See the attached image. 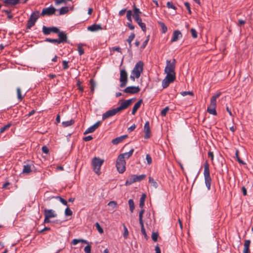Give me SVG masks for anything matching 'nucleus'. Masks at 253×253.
Listing matches in <instances>:
<instances>
[{
  "mask_svg": "<svg viewBox=\"0 0 253 253\" xmlns=\"http://www.w3.org/2000/svg\"><path fill=\"white\" fill-rule=\"evenodd\" d=\"M221 94L220 92H218L215 95L212 96L211 98V103L210 105L207 108L208 112L213 115H216L217 113L215 110L216 107V99L218 98Z\"/></svg>",
  "mask_w": 253,
  "mask_h": 253,
  "instance_id": "1",
  "label": "nucleus"
},
{
  "mask_svg": "<svg viewBox=\"0 0 253 253\" xmlns=\"http://www.w3.org/2000/svg\"><path fill=\"white\" fill-rule=\"evenodd\" d=\"M204 176L205 182L208 190L211 189V178L210 175L209 164L207 161L204 164Z\"/></svg>",
  "mask_w": 253,
  "mask_h": 253,
  "instance_id": "2",
  "label": "nucleus"
},
{
  "mask_svg": "<svg viewBox=\"0 0 253 253\" xmlns=\"http://www.w3.org/2000/svg\"><path fill=\"white\" fill-rule=\"evenodd\" d=\"M104 160L98 157H94L92 160V165L94 171L99 175L100 173V167L102 165Z\"/></svg>",
  "mask_w": 253,
  "mask_h": 253,
  "instance_id": "3",
  "label": "nucleus"
},
{
  "mask_svg": "<svg viewBox=\"0 0 253 253\" xmlns=\"http://www.w3.org/2000/svg\"><path fill=\"white\" fill-rule=\"evenodd\" d=\"M39 18V11H35L34 12H33L31 14L30 18H29L27 21V28L28 29H30L33 26H34L35 25V23Z\"/></svg>",
  "mask_w": 253,
  "mask_h": 253,
  "instance_id": "4",
  "label": "nucleus"
},
{
  "mask_svg": "<svg viewBox=\"0 0 253 253\" xmlns=\"http://www.w3.org/2000/svg\"><path fill=\"white\" fill-rule=\"evenodd\" d=\"M146 177L145 174H141L139 175H131L129 176L128 179H127L126 181L125 185L126 186H128L131 185V184L140 181L144 179Z\"/></svg>",
  "mask_w": 253,
  "mask_h": 253,
  "instance_id": "5",
  "label": "nucleus"
},
{
  "mask_svg": "<svg viewBox=\"0 0 253 253\" xmlns=\"http://www.w3.org/2000/svg\"><path fill=\"white\" fill-rule=\"evenodd\" d=\"M143 63L141 61H139L135 65L131 73L132 74L135 75L136 78L138 79L140 77L141 73L143 70Z\"/></svg>",
  "mask_w": 253,
  "mask_h": 253,
  "instance_id": "6",
  "label": "nucleus"
},
{
  "mask_svg": "<svg viewBox=\"0 0 253 253\" xmlns=\"http://www.w3.org/2000/svg\"><path fill=\"white\" fill-rule=\"evenodd\" d=\"M126 162L125 160L118 156L116 161V166L120 173H123L125 172L126 170Z\"/></svg>",
  "mask_w": 253,
  "mask_h": 253,
  "instance_id": "7",
  "label": "nucleus"
},
{
  "mask_svg": "<svg viewBox=\"0 0 253 253\" xmlns=\"http://www.w3.org/2000/svg\"><path fill=\"white\" fill-rule=\"evenodd\" d=\"M175 64H176V60L175 59H173L172 61L171 62L169 60H167L166 61V66L165 68V73H171L175 72Z\"/></svg>",
  "mask_w": 253,
  "mask_h": 253,
  "instance_id": "8",
  "label": "nucleus"
},
{
  "mask_svg": "<svg viewBox=\"0 0 253 253\" xmlns=\"http://www.w3.org/2000/svg\"><path fill=\"white\" fill-rule=\"evenodd\" d=\"M120 82L121 87L122 88L126 86L127 83V74L125 70L123 69L120 71Z\"/></svg>",
  "mask_w": 253,
  "mask_h": 253,
  "instance_id": "9",
  "label": "nucleus"
},
{
  "mask_svg": "<svg viewBox=\"0 0 253 253\" xmlns=\"http://www.w3.org/2000/svg\"><path fill=\"white\" fill-rule=\"evenodd\" d=\"M56 10V8L52 6L46 8H44L42 10L41 15L42 16H49L54 14Z\"/></svg>",
  "mask_w": 253,
  "mask_h": 253,
  "instance_id": "10",
  "label": "nucleus"
},
{
  "mask_svg": "<svg viewBox=\"0 0 253 253\" xmlns=\"http://www.w3.org/2000/svg\"><path fill=\"white\" fill-rule=\"evenodd\" d=\"M59 32V29L56 27H47L45 26L42 27V33L44 35H48L51 33H57Z\"/></svg>",
  "mask_w": 253,
  "mask_h": 253,
  "instance_id": "11",
  "label": "nucleus"
},
{
  "mask_svg": "<svg viewBox=\"0 0 253 253\" xmlns=\"http://www.w3.org/2000/svg\"><path fill=\"white\" fill-rule=\"evenodd\" d=\"M140 89L138 86H129L123 90V91L126 93L136 94L139 92Z\"/></svg>",
  "mask_w": 253,
  "mask_h": 253,
  "instance_id": "12",
  "label": "nucleus"
},
{
  "mask_svg": "<svg viewBox=\"0 0 253 253\" xmlns=\"http://www.w3.org/2000/svg\"><path fill=\"white\" fill-rule=\"evenodd\" d=\"M59 38L58 39V42L60 43L68 42L67 34L59 30V32H57Z\"/></svg>",
  "mask_w": 253,
  "mask_h": 253,
  "instance_id": "13",
  "label": "nucleus"
},
{
  "mask_svg": "<svg viewBox=\"0 0 253 253\" xmlns=\"http://www.w3.org/2000/svg\"><path fill=\"white\" fill-rule=\"evenodd\" d=\"M101 122L100 121H97L92 126L88 127L84 133V134H86L89 133L93 132L101 125Z\"/></svg>",
  "mask_w": 253,
  "mask_h": 253,
  "instance_id": "14",
  "label": "nucleus"
},
{
  "mask_svg": "<svg viewBox=\"0 0 253 253\" xmlns=\"http://www.w3.org/2000/svg\"><path fill=\"white\" fill-rule=\"evenodd\" d=\"M144 132L145 133L144 138H149L150 137V128L149 121H147L144 125Z\"/></svg>",
  "mask_w": 253,
  "mask_h": 253,
  "instance_id": "15",
  "label": "nucleus"
},
{
  "mask_svg": "<svg viewBox=\"0 0 253 253\" xmlns=\"http://www.w3.org/2000/svg\"><path fill=\"white\" fill-rule=\"evenodd\" d=\"M182 37V35L180 31L178 30H175L173 32L172 35V38L171 40V42H175L177 41L179 39Z\"/></svg>",
  "mask_w": 253,
  "mask_h": 253,
  "instance_id": "16",
  "label": "nucleus"
},
{
  "mask_svg": "<svg viewBox=\"0 0 253 253\" xmlns=\"http://www.w3.org/2000/svg\"><path fill=\"white\" fill-rule=\"evenodd\" d=\"M44 215H46L49 218L55 217L57 216V214L55 211L52 209H44L43 210Z\"/></svg>",
  "mask_w": 253,
  "mask_h": 253,
  "instance_id": "17",
  "label": "nucleus"
},
{
  "mask_svg": "<svg viewBox=\"0 0 253 253\" xmlns=\"http://www.w3.org/2000/svg\"><path fill=\"white\" fill-rule=\"evenodd\" d=\"M87 30L90 32H96L102 30V28L99 24H94L87 28Z\"/></svg>",
  "mask_w": 253,
  "mask_h": 253,
  "instance_id": "18",
  "label": "nucleus"
},
{
  "mask_svg": "<svg viewBox=\"0 0 253 253\" xmlns=\"http://www.w3.org/2000/svg\"><path fill=\"white\" fill-rule=\"evenodd\" d=\"M25 164L23 166V169L22 170V173L24 174H29L30 172L32 171V166L34 167V166L32 164L24 163Z\"/></svg>",
  "mask_w": 253,
  "mask_h": 253,
  "instance_id": "19",
  "label": "nucleus"
},
{
  "mask_svg": "<svg viewBox=\"0 0 253 253\" xmlns=\"http://www.w3.org/2000/svg\"><path fill=\"white\" fill-rule=\"evenodd\" d=\"M128 137L127 135H124L121 136L116 137L112 140V143L114 145H117L120 142H122L125 138Z\"/></svg>",
  "mask_w": 253,
  "mask_h": 253,
  "instance_id": "20",
  "label": "nucleus"
},
{
  "mask_svg": "<svg viewBox=\"0 0 253 253\" xmlns=\"http://www.w3.org/2000/svg\"><path fill=\"white\" fill-rule=\"evenodd\" d=\"M20 2V0H4L3 3L5 6H15Z\"/></svg>",
  "mask_w": 253,
  "mask_h": 253,
  "instance_id": "21",
  "label": "nucleus"
},
{
  "mask_svg": "<svg viewBox=\"0 0 253 253\" xmlns=\"http://www.w3.org/2000/svg\"><path fill=\"white\" fill-rule=\"evenodd\" d=\"M115 115V114L114 112L113 111V109L110 110L103 114L102 115V120H105L107 119V118H109L111 117H112L113 116Z\"/></svg>",
  "mask_w": 253,
  "mask_h": 253,
  "instance_id": "22",
  "label": "nucleus"
},
{
  "mask_svg": "<svg viewBox=\"0 0 253 253\" xmlns=\"http://www.w3.org/2000/svg\"><path fill=\"white\" fill-rule=\"evenodd\" d=\"M142 102H143L142 99H140L137 101V103H136L134 104V105L132 108V112H131V114L132 115H135V114L137 112V110L140 108Z\"/></svg>",
  "mask_w": 253,
  "mask_h": 253,
  "instance_id": "23",
  "label": "nucleus"
},
{
  "mask_svg": "<svg viewBox=\"0 0 253 253\" xmlns=\"http://www.w3.org/2000/svg\"><path fill=\"white\" fill-rule=\"evenodd\" d=\"M134 152L133 149H131L129 152L121 154L119 155V157L125 160V158L128 159L130 157Z\"/></svg>",
  "mask_w": 253,
  "mask_h": 253,
  "instance_id": "24",
  "label": "nucleus"
},
{
  "mask_svg": "<svg viewBox=\"0 0 253 253\" xmlns=\"http://www.w3.org/2000/svg\"><path fill=\"white\" fill-rule=\"evenodd\" d=\"M251 244V241L249 240H246L244 243V249L243 251V253H250V246Z\"/></svg>",
  "mask_w": 253,
  "mask_h": 253,
  "instance_id": "25",
  "label": "nucleus"
},
{
  "mask_svg": "<svg viewBox=\"0 0 253 253\" xmlns=\"http://www.w3.org/2000/svg\"><path fill=\"white\" fill-rule=\"evenodd\" d=\"M167 74L165 78L167 79V80H170V81L174 82L175 80V72H171V73H165Z\"/></svg>",
  "mask_w": 253,
  "mask_h": 253,
  "instance_id": "26",
  "label": "nucleus"
},
{
  "mask_svg": "<svg viewBox=\"0 0 253 253\" xmlns=\"http://www.w3.org/2000/svg\"><path fill=\"white\" fill-rule=\"evenodd\" d=\"M146 198V195L144 193L142 194L139 200V207L141 208H143V207L144 206L145 200Z\"/></svg>",
  "mask_w": 253,
  "mask_h": 253,
  "instance_id": "27",
  "label": "nucleus"
},
{
  "mask_svg": "<svg viewBox=\"0 0 253 253\" xmlns=\"http://www.w3.org/2000/svg\"><path fill=\"white\" fill-rule=\"evenodd\" d=\"M173 81H170V80H167V79L165 78L163 81L162 83V84L163 86V87L164 88H167L168 86H169V84L173 83Z\"/></svg>",
  "mask_w": 253,
  "mask_h": 253,
  "instance_id": "28",
  "label": "nucleus"
},
{
  "mask_svg": "<svg viewBox=\"0 0 253 253\" xmlns=\"http://www.w3.org/2000/svg\"><path fill=\"white\" fill-rule=\"evenodd\" d=\"M138 24V25L140 27L141 30L143 31V32H146V25L144 23H143L142 22V19H140L138 20H137V21H135Z\"/></svg>",
  "mask_w": 253,
  "mask_h": 253,
  "instance_id": "29",
  "label": "nucleus"
},
{
  "mask_svg": "<svg viewBox=\"0 0 253 253\" xmlns=\"http://www.w3.org/2000/svg\"><path fill=\"white\" fill-rule=\"evenodd\" d=\"M79 243H84L85 244L88 243L87 241L84 240V239H74L72 241L71 244H72L73 245H76Z\"/></svg>",
  "mask_w": 253,
  "mask_h": 253,
  "instance_id": "30",
  "label": "nucleus"
},
{
  "mask_svg": "<svg viewBox=\"0 0 253 253\" xmlns=\"http://www.w3.org/2000/svg\"><path fill=\"white\" fill-rule=\"evenodd\" d=\"M74 123H75V121L73 119H71L70 121L63 122L62 123V124L64 127H67L69 126H72Z\"/></svg>",
  "mask_w": 253,
  "mask_h": 253,
  "instance_id": "31",
  "label": "nucleus"
},
{
  "mask_svg": "<svg viewBox=\"0 0 253 253\" xmlns=\"http://www.w3.org/2000/svg\"><path fill=\"white\" fill-rule=\"evenodd\" d=\"M158 23L162 28V33L164 34L166 33L167 32L168 28L165 23L161 21H158Z\"/></svg>",
  "mask_w": 253,
  "mask_h": 253,
  "instance_id": "32",
  "label": "nucleus"
},
{
  "mask_svg": "<svg viewBox=\"0 0 253 253\" xmlns=\"http://www.w3.org/2000/svg\"><path fill=\"white\" fill-rule=\"evenodd\" d=\"M69 11V8L67 6L62 7L59 9V15H64L68 13Z\"/></svg>",
  "mask_w": 253,
  "mask_h": 253,
  "instance_id": "33",
  "label": "nucleus"
},
{
  "mask_svg": "<svg viewBox=\"0 0 253 253\" xmlns=\"http://www.w3.org/2000/svg\"><path fill=\"white\" fill-rule=\"evenodd\" d=\"M135 36V34L134 33H132L126 40V41L128 43L130 47H131V42L134 39Z\"/></svg>",
  "mask_w": 253,
  "mask_h": 253,
  "instance_id": "34",
  "label": "nucleus"
},
{
  "mask_svg": "<svg viewBox=\"0 0 253 253\" xmlns=\"http://www.w3.org/2000/svg\"><path fill=\"white\" fill-rule=\"evenodd\" d=\"M89 83L90 85V92L91 93H93L94 88L96 86L95 82L93 79H90L89 81Z\"/></svg>",
  "mask_w": 253,
  "mask_h": 253,
  "instance_id": "35",
  "label": "nucleus"
},
{
  "mask_svg": "<svg viewBox=\"0 0 253 253\" xmlns=\"http://www.w3.org/2000/svg\"><path fill=\"white\" fill-rule=\"evenodd\" d=\"M128 203L129 207V210L131 212H132L135 208L134 203L132 199H129L128 201Z\"/></svg>",
  "mask_w": 253,
  "mask_h": 253,
  "instance_id": "36",
  "label": "nucleus"
},
{
  "mask_svg": "<svg viewBox=\"0 0 253 253\" xmlns=\"http://www.w3.org/2000/svg\"><path fill=\"white\" fill-rule=\"evenodd\" d=\"M149 182L155 188H157L158 187V183L155 181L153 178L151 177H149Z\"/></svg>",
  "mask_w": 253,
  "mask_h": 253,
  "instance_id": "37",
  "label": "nucleus"
},
{
  "mask_svg": "<svg viewBox=\"0 0 253 253\" xmlns=\"http://www.w3.org/2000/svg\"><path fill=\"white\" fill-rule=\"evenodd\" d=\"M235 156H236V159L237 160V161L240 164H242V165H246V163L242 160H241L240 157H239V150H236V152H235Z\"/></svg>",
  "mask_w": 253,
  "mask_h": 253,
  "instance_id": "38",
  "label": "nucleus"
},
{
  "mask_svg": "<svg viewBox=\"0 0 253 253\" xmlns=\"http://www.w3.org/2000/svg\"><path fill=\"white\" fill-rule=\"evenodd\" d=\"M132 13L131 10H128L126 11V18L130 22H132Z\"/></svg>",
  "mask_w": 253,
  "mask_h": 253,
  "instance_id": "39",
  "label": "nucleus"
},
{
  "mask_svg": "<svg viewBox=\"0 0 253 253\" xmlns=\"http://www.w3.org/2000/svg\"><path fill=\"white\" fill-rule=\"evenodd\" d=\"M45 42L55 43V44H59L58 39H53L50 38H46L45 40Z\"/></svg>",
  "mask_w": 253,
  "mask_h": 253,
  "instance_id": "40",
  "label": "nucleus"
},
{
  "mask_svg": "<svg viewBox=\"0 0 253 253\" xmlns=\"http://www.w3.org/2000/svg\"><path fill=\"white\" fill-rule=\"evenodd\" d=\"M17 91V98L18 100L20 101H21L23 98L21 94V88L20 87H18L16 89Z\"/></svg>",
  "mask_w": 253,
  "mask_h": 253,
  "instance_id": "41",
  "label": "nucleus"
},
{
  "mask_svg": "<svg viewBox=\"0 0 253 253\" xmlns=\"http://www.w3.org/2000/svg\"><path fill=\"white\" fill-rule=\"evenodd\" d=\"M190 32L191 33L192 37L194 39H196V38H197V37H198V33H197L196 30L195 29H194V28L191 29Z\"/></svg>",
  "mask_w": 253,
  "mask_h": 253,
  "instance_id": "42",
  "label": "nucleus"
},
{
  "mask_svg": "<svg viewBox=\"0 0 253 253\" xmlns=\"http://www.w3.org/2000/svg\"><path fill=\"white\" fill-rule=\"evenodd\" d=\"M158 236L159 234L157 232H153L152 234L151 238L154 242H157L158 240Z\"/></svg>",
  "mask_w": 253,
  "mask_h": 253,
  "instance_id": "43",
  "label": "nucleus"
},
{
  "mask_svg": "<svg viewBox=\"0 0 253 253\" xmlns=\"http://www.w3.org/2000/svg\"><path fill=\"white\" fill-rule=\"evenodd\" d=\"M95 225V227H96L97 230H98V232L100 234L103 233L104 232L103 229L101 227V226L100 225L99 223L96 222Z\"/></svg>",
  "mask_w": 253,
  "mask_h": 253,
  "instance_id": "44",
  "label": "nucleus"
},
{
  "mask_svg": "<svg viewBox=\"0 0 253 253\" xmlns=\"http://www.w3.org/2000/svg\"><path fill=\"white\" fill-rule=\"evenodd\" d=\"M11 126V123H9L3 127H1V133L7 130Z\"/></svg>",
  "mask_w": 253,
  "mask_h": 253,
  "instance_id": "45",
  "label": "nucleus"
},
{
  "mask_svg": "<svg viewBox=\"0 0 253 253\" xmlns=\"http://www.w3.org/2000/svg\"><path fill=\"white\" fill-rule=\"evenodd\" d=\"M73 214L72 211L69 207H67L65 210V214L66 216H71Z\"/></svg>",
  "mask_w": 253,
  "mask_h": 253,
  "instance_id": "46",
  "label": "nucleus"
},
{
  "mask_svg": "<svg viewBox=\"0 0 253 253\" xmlns=\"http://www.w3.org/2000/svg\"><path fill=\"white\" fill-rule=\"evenodd\" d=\"M78 52H79V53L80 55H82L84 54V49L82 47V45H81V44H79V45L78 46Z\"/></svg>",
  "mask_w": 253,
  "mask_h": 253,
  "instance_id": "47",
  "label": "nucleus"
},
{
  "mask_svg": "<svg viewBox=\"0 0 253 253\" xmlns=\"http://www.w3.org/2000/svg\"><path fill=\"white\" fill-rule=\"evenodd\" d=\"M169 110V107H166L165 108H164L161 112V114L162 116H165L168 112V111Z\"/></svg>",
  "mask_w": 253,
  "mask_h": 253,
  "instance_id": "48",
  "label": "nucleus"
},
{
  "mask_svg": "<svg viewBox=\"0 0 253 253\" xmlns=\"http://www.w3.org/2000/svg\"><path fill=\"white\" fill-rule=\"evenodd\" d=\"M167 6L169 8H171L174 10L176 9V7L173 5L172 2L168 1L167 3Z\"/></svg>",
  "mask_w": 253,
  "mask_h": 253,
  "instance_id": "49",
  "label": "nucleus"
},
{
  "mask_svg": "<svg viewBox=\"0 0 253 253\" xmlns=\"http://www.w3.org/2000/svg\"><path fill=\"white\" fill-rule=\"evenodd\" d=\"M149 40V36H148L147 37L146 40L143 42L142 45L141 46V49H143L145 48V47L146 46V45L148 43Z\"/></svg>",
  "mask_w": 253,
  "mask_h": 253,
  "instance_id": "50",
  "label": "nucleus"
},
{
  "mask_svg": "<svg viewBox=\"0 0 253 253\" xmlns=\"http://www.w3.org/2000/svg\"><path fill=\"white\" fill-rule=\"evenodd\" d=\"M146 159L147 160V164L148 165H150L152 163V158L150 154L146 155Z\"/></svg>",
  "mask_w": 253,
  "mask_h": 253,
  "instance_id": "51",
  "label": "nucleus"
},
{
  "mask_svg": "<svg viewBox=\"0 0 253 253\" xmlns=\"http://www.w3.org/2000/svg\"><path fill=\"white\" fill-rule=\"evenodd\" d=\"M56 198L57 199H59V201L60 202L63 204L64 205H65V206H67V202L64 200V199H63L62 198H61V197L60 196H57L56 197Z\"/></svg>",
  "mask_w": 253,
  "mask_h": 253,
  "instance_id": "52",
  "label": "nucleus"
},
{
  "mask_svg": "<svg viewBox=\"0 0 253 253\" xmlns=\"http://www.w3.org/2000/svg\"><path fill=\"white\" fill-rule=\"evenodd\" d=\"M181 94L183 96H185L187 95H193V93L192 91H183L181 93Z\"/></svg>",
  "mask_w": 253,
  "mask_h": 253,
  "instance_id": "53",
  "label": "nucleus"
},
{
  "mask_svg": "<svg viewBox=\"0 0 253 253\" xmlns=\"http://www.w3.org/2000/svg\"><path fill=\"white\" fill-rule=\"evenodd\" d=\"M91 246L87 245L84 247V251L85 253H91Z\"/></svg>",
  "mask_w": 253,
  "mask_h": 253,
  "instance_id": "54",
  "label": "nucleus"
},
{
  "mask_svg": "<svg viewBox=\"0 0 253 253\" xmlns=\"http://www.w3.org/2000/svg\"><path fill=\"white\" fill-rule=\"evenodd\" d=\"M113 110L116 115L117 113L123 110V109H122L121 106L120 105V106H119L116 108L113 109Z\"/></svg>",
  "mask_w": 253,
  "mask_h": 253,
  "instance_id": "55",
  "label": "nucleus"
},
{
  "mask_svg": "<svg viewBox=\"0 0 253 253\" xmlns=\"http://www.w3.org/2000/svg\"><path fill=\"white\" fill-rule=\"evenodd\" d=\"M134 14H137L138 15H140L141 13V12L140 11L139 9L136 7L135 5H134V9H133Z\"/></svg>",
  "mask_w": 253,
  "mask_h": 253,
  "instance_id": "56",
  "label": "nucleus"
},
{
  "mask_svg": "<svg viewBox=\"0 0 253 253\" xmlns=\"http://www.w3.org/2000/svg\"><path fill=\"white\" fill-rule=\"evenodd\" d=\"M124 237L125 238H126L128 235V231L127 230V228L126 226L124 225Z\"/></svg>",
  "mask_w": 253,
  "mask_h": 253,
  "instance_id": "57",
  "label": "nucleus"
},
{
  "mask_svg": "<svg viewBox=\"0 0 253 253\" xmlns=\"http://www.w3.org/2000/svg\"><path fill=\"white\" fill-rule=\"evenodd\" d=\"M184 5H185V7H186V9L188 10V13L190 14H191V9H190V3L189 2H184Z\"/></svg>",
  "mask_w": 253,
  "mask_h": 253,
  "instance_id": "58",
  "label": "nucleus"
},
{
  "mask_svg": "<svg viewBox=\"0 0 253 253\" xmlns=\"http://www.w3.org/2000/svg\"><path fill=\"white\" fill-rule=\"evenodd\" d=\"M77 85L78 86V89L81 92H83L84 91V88L81 85V83L80 81H78L77 83Z\"/></svg>",
  "mask_w": 253,
  "mask_h": 253,
  "instance_id": "59",
  "label": "nucleus"
},
{
  "mask_svg": "<svg viewBox=\"0 0 253 253\" xmlns=\"http://www.w3.org/2000/svg\"><path fill=\"white\" fill-rule=\"evenodd\" d=\"M63 66V69L66 70L69 68L68 66V61H66L65 60L63 61L62 62Z\"/></svg>",
  "mask_w": 253,
  "mask_h": 253,
  "instance_id": "60",
  "label": "nucleus"
},
{
  "mask_svg": "<svg viewBox=\"0 0 253 253\" xmlns=\"http://www.w3.org/2000/svg\"><path fill=\"white\" fill-rule=\"evenodd\" d=\"M42 152L44 154H48L49 152L48 148L45 146H43L42 147Z\"/></svg>",
  "mask_w": 253,
  "mask_h": 253,
  "instance_id": "61",
  "label": "nucleus"
},
{
  "mask_svg": "<svg viewBox=\"0 0 253 253\" xmlns=\"http://www.w3.org/2000/svg\"><path fill=\"white\" fill-rule=\"evenodd\" d=\"M141 233H142V234L144 235V238L146 240H147L148 238V236H147V235L146 234L145 228H141Z\"/></svg>",
  "mask_w": 253,
  "mask_h": 253,
  "instance_id": "62",
  "label": "nucleus"
},
{
  "mask_svg": "<svg viewBox=\"0 0 253 253\" xmlns=\"http://www.w3.org/2000/svg\"><path fill=\"white\" fill-rule=\"evenodd\" d=\"M121 106L123 110H125L128 107V106L127 105L125 100H123V102L121 103Z\"/></svg>",
  "mask_w": 253,
  "mask_h": 253,
  "instance_id": "63",
  "label": "nucleus"
},
{
  "mask_svg": "<svg viewBox=\"0 0 253 253\" xmlns=\"http://www.w3.org/2000/svg\"><path fill=\"white\" fill-rule=\"evenodd\" d=\"M108 205L109 206H112L113 208H116L117 206V203L115 201H112L109 202Z\"/></svg>",
  "mask_w": 253,
  "mask_h": 253,
  "instance_id": "64",
  "label": "nucleus"
}]
</instances>
